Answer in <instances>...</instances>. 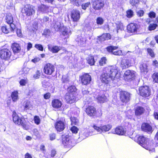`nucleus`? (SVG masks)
<instances>
[{
    "label": "nucleus",
    "mask_w": 158,
    "mask_h": 158,
    "mask_svg": "<svg viewBox=\"0 0 158 158\" xmlns=\"http://www.w3.org/2000/svg\"><path fill=\"white\" fill-rule=\"evenodd\" d=\"M104 71L101 76L100 79L102 82L105 84H109L110 80H114L120 77L118 68L115 66H108L105 68Z\"/></svg>",
    "instance_id": "nucleus-1"
},
{
    "label": "nucleus",
    "mask_w": 158,
    "mask_h": 158,
    "mask_svg": "<svg viewBox=\"0 0 158 158\" xmlns=\"http://www.w3.org/2000/svg\"><path fill=\"white\" fill-rule=\"evenodd\" d=\"M77 90L76 86L73 85H69L67 87V93L65 95V99L68 103H73L78 100Z\"/></svg>",
    "instance_id": "nucleus-2"
},
{
    "label": "nucleus",
    "mask_w": 158,
    "mask_h": 158,
    "mask_svg": "<svg viewBox=\"0 0 158 158\" xmlns=\"http://www.w3.org/2000/svg\"><path fill=\"white\" fill-rule=\"evenodd\" d=\"M12 119L15 125L22 126L23 129L25 130L29 129L30 126L28 124L29 122L27 118H25L23 116H19L15 110L13 111L12 112Z\"/></svg>",
    "instance_id": "nucleus-3"
},
{
    "label": "nucleus",
    "mask_w": 158,
    "mask_h": 158,
    "mask_svg": "<svg viewBox=\"0 0 158 158\" xmlns=\"http://www.w3.org/2000/svg\"><path fill=\"white\" fill-rule=\"evenodd\" d=\"M136 141L139 144L147 150L151 151L155 150L154 141L143 135H138Z\"/></svg>",
    "instance_id": "nucleus-4"
},
{
    "label": "nucleus",
    "mask_w": 158,
    "mask_h": 158,
    "mask_svg": "<svg viewBox=\"0 0 158 158\" xmlns=\"http://www.w3.org/2000/svg\"><path fill=\"white\" fill-rule=\"evenodd\" d=\"M62 144L65 148L70 149L76 144V141L70 135L63 134L61 136Z\"/></svg>",
    "instance_id": "nucleus-5"
},
{
    "label": "nucleus",
    "mask_w": 158,
    "mask_h": 158,
    "mask_svg": "<svg viewBox=\"0 0 158 158\" xmlns=\"http://www.w3.org/2000/svg\"><path fill=\"white\" fill-rule=\"evenodd\" d=\"M85 112L88 116L94 118H100L102 114L101 110L98 111L95 106L91 105L86 106Z\"/></svg>",
    "instance_id": "nucleus-6"
},
{
    "label": "nucleus",
    "mask_w": 158,
    "mask_h": 158,
    "mask_svg": "<svg viewBox=\"0 0 158 158\" xmlns=\"http://www.w3.org/2000/svg\"><path fill=\"white\" fill-rule=\"evenodd\" d=\"M54 127L57 132L63 131L66 127V121L65 119H62L56 121L54 124Z\"/></svg>",
    "instance_id": "nucleus-7"
},
{
    "label": "nucleus",
    "mask_w": 158,
    "mask_h": 158,
    "mask_svg": "<svg viewBox=\"0 0 158 158\" xmlns=\"http://www.w3.org/2000/svg\"><path fill=\"white\" fill-rule=\"evenodd\" d=\"M43 71L44 73L46 75H52L55 71V66L51 63H47L43 66Z\"/></svg>",
    "instance_id": "nucleus-8"
},
{
    "label": "nucleus",
    "mask_w": 158,
    "mask_h": 158,
    "mask_svg": "<svg viewBox=\"0 0 158 158\" xmlns=\"http://www.w3.org/2000/svg\"><path fill=\"white\" fill-rule=\"evenodd\" d=\"M139 90V95L143 98H147L151 94V89L147 85L140 87Z\"/></svg>",
    "instance_id": "nucleus-9"
},
{
    "label": "nucleus",
    "mask_w": 158,
    "mask_h": 158,
    "mask_svg": "<svg viewBox=\"0 0 158 158\" xmlns=\"http://www.w3.org/2000/svg\"><path fill=\"white\" fill-rule=\"evenodd\" d=\"M131 94L129 92L122 90L119 92V98L120 100L123 103H127L130 100Z\"/></svg>",
    "instance_id": "nucleus-10"
},
{
    "label": "nucleus",
    "mask_w": 158,
    "mask_h": 158,
    "mask_svg": "<svg viewBox=\"0 0 158 158\" xmlns=\"http://www.w3.org/2000/svg\"><path fill=\"white\" fill-rule=\"evenodd\" d=\"M123 77L125 81H131L135 78V72L132 70L127 69L125 72Z\"/></svg>",
    "instance_id": "nucleus-11"
},
{
    "label": "nucleus",
    "mask_w": 158,
    "mask_h": 158,
    "mask_svg": "<svg viewBox=\"0 0 158 158\" xmlns=\"http://www.w3.org/2000/svg\"><path fill=\"white\" fill-rule=\"evenodd\" d=\"M82 85H88L91 81V76L88 73H84L79 77Z\"/></svg>",
    "instance_id": "nucleus-12"
},
{
    "label": "nucleus",
    "mask_w": 158,
    "mask_h": 158,
    "mask_svg": "<svg viewBox=\"0 0 158 158\" xmlns=\"http://www.w3.org/2000/svg\"><path fill=\"white\" fill-rule=\"evenodd\" d=\"M11 55V52L10 50H0V58L2 60H9Z\"/></svg>",
    "instance_id": "nucleus-13"
},
{
    "label": "nucleus",
    "mask_w": 158,
    "mask_h": 158,
    "mask_svg": "<svg viewBox=\"0 0 158 158\" xmlns=\"http://www.w3.org/2000/svg\"><path fill=\"white\" fill-rule=\"evenodd\" d=\"M23 13L26 14L27 16H29L35 13V10L33 7L30 5H26L23 10Z\"/></svg>",
    "instance_id": "nucleus-14"
},
{
    "label": "nucleus",
    "mask_w": 158,
    "mask_h": 158,
    "mask_svg": "<svg viewBox=\"0 0 158 158\" xmlns=\"http://www.w3.org/2000/svg\"><path fill=\"white\" fill-rule=\"evenodd\" d=\"M126 132V129L123 126H118L114 129L113 133L119 135H125Z\"/></svg>",
    "instance_id": "nucleus-15"
},
{
    "label": "nucleus",
    "mask_w": 158,
    "mask_h": 158,
    "mask_svg": "<svg viewBox=\"0 0 158 158\" xmlns=\"http://www.w3.org/2000/svg\"><path fill=\"white\" fill-rule=\"evenodd\" d=\"M71 17L74 22H77L80 18V13L77 10H73L71 12Z\"/></svg>",
    "instance_id": "nucleus-16"
},
{
    "label": "nucleus",
    "mask_w": 158,
    "mask_h": 158,
    "mask_svg": "<svg viewBox=\"0 0 158 158\" xmlns=\"http://www.w3.org/2000/svg\"><path fill=\"white\" fill-rule=\"evenodd\" d=\"M141 128L142 131L148 133H152L153 131L152 127L149 123H142Z\"/></svg>",
    "instance_id": "nucleus-17"
},
{
    "label": "nucleus",
    "mask_w": 158,
    "mask_h": 158,
    "mask_svg": "<svg viewBox=\"0 0 158 158\" xmlns=\"http://www.w3.org/2000/svg\"><path fill=\"white\" fill-rule=\"evenodd\" d=\"M139 26L137 24L131 23L127 25V29L129 32L134 33L136 32Z\"/></svg>",
    "instance_id": "nucleus-18"
},
{
    "label": "nucleus",
    "mask_w": 158,
    "mask_h": 158,
    "mask_svg": "<svg viewBox=\"0 0 158 158\" xmlns=\"http://www.w3.org/2000/svg\"><path fill=\"white\" fill-rule=\"evenodd\" d=\"M51 104L53 108L58 109L61 107L62 105V103L59 99L54 98L52 100Z\"/></svg>",
    "instance_id": "nucleus-19"
},
{
    "label": "nucleus",
    "mask_w": 158,
    "mask_h": 158,
    "mask_svg": "<svg viewBox=\"0 0 158 158\" xmlns=\"http://www.w3.org/2000/svg\"><path fill=\"white\" fill-rule=\"evenodd\" d=\"M104 5L103 2L98 0L94 1L93 2L92 4L93 8L95 10L101 9L103 6Z\"/></svg>",
    "instance_id": "nucleus-20"
},
{
    "label": "nucleus",
    "mask_w": 158,
    "mask_h": 158,
    "mask_svg": "<svg viewBox=\"0 0 158 158\" xmlns=\"http://www.w3.org/2000/svg\"><path fill=\"white\" fill-rule=\"evenodd\" d=\"M135 115L139 116L143 114L145 111L144 108L141 106H137L134 109Z\"/></svg>",
    "instance_id": "nucleus-21"
},
{
    "label": "nucleus",
    "mask_w": 158,
    "mask_h": 158,
    "mask_svg": "<svg viewBox=\"0 0 158 158\" xmlns=\"http://www.w3.org/2000/svg\"><path fill=\"white\" fill-rule=\"evenodd\" d=\"M98 103L102 104L107 102L108 101L106 97L104 94L98 95L96 98Z\"/></svg>",
    "instance_id": "nucleus-22"
},
{
    "label": "nucleus",
    "mask_w": 158,
    "mask_h": 158,
    "mask_svg": "<svg viewBox=\"0 0 158 158\" xmlns=\"http://www.w3.org/2000/svg\"><path fill=\"white\" fill-rule=\"evenodd\" d=\"M108 52L110 53L111 54H114L115 55L122 56L125 55L127 52H124V50H107ZM130 52L128 51L127 52Z\"/></svg>",
    "instance_id": "nucleus-23"
},
{
    "label": "nucleus",
    "mask_w": 158,
    "mask_h": 158,
    "mask_svg": "<svg viewBox=\"0 0 158 158\" xmlns=\"http://www.w3.org/2000/svg\"><path fill=\"white\" fill-rule=\"evenodd\" d=\"M110 34H104L101 36L98 37V39L97 42L100 41L101 42L105 40H107L110 39Z\"/></svg>",
    "instance_id": "nucleus-24"
},
{
    "label": "nucleus",
    "mask_w": 158,
    "mask_h": 158,
    "mask_svg": "<svg viewBox=\"0 0 158 158\" xmlns=\"http://www.w3.org/2000/svg\"><path fill=\"white\" fill-rule=\"evenodd\" d=\"M19 93L17 90H14L11 93L10 97L13 102H16L19 99Z\"/></svg>",
    "instance_id": "nucleus-25"
},
{
    "label": "nucleus",
    "mask_w": 158,
    "mask_h": 158,
    "mask_svg": "<svg viewBox=\"0 0 158 158\" xmlns=\"http://www.w3.org/2000/svg\"><path fill=\"white\" fill-rule=\"evenodd\" d=\"M62 34L64 36H66L67 37L71 34V31L70 29L65 27H63L61 29Z\"/></svg>",
    "instance_id": "nucleus-26"
},
{
    "label": "nucleus",
    "mask_w": 158,
    "mask_h": 158,
    "mask_svg": "<svg viewBox=\"0 0 158 158\" xmlns=\"http://www.w3.org/2000/svg\"><path fill=\"white\" fill-rule=\"evenodd\" d=\"M148 66L146 63H142L140 64L139 68L141 73H147L148 71Z\"/></svg>",
    "instance_id": "nucleus-27"
},
{
    "label": "nucleus",
    "mask_w": 158,
    "mask_h": 158,
    "mask_svg": "<svg viewBox=\"0 0 158 158\" xmlns=\"http://www.w3.org/2000/svg\"><path fill=\"white\" fill-rule=\"evenodd\" d=\"M76 40L78 42V44L81 46H83V45L85 44L86 43L85 39L81 35L78 36L76 38Z\"/></svg>",
    "instance_id": "nucleus-28"
},
{
    "label": "nucleus",
    "mask_w": 158,
    "mask_h": 158,
    "mask_svg": "<svg viewBox=\"0 0 158 158\" xmlns=\"http://www.w3.org/2000/svg\"><path fill=\"white\" fill-rule=\"evenodd\" d=\"M87 63L91 66L94 65L95 62L94 56H93L89 55L86 59Z\"/></svg>",
    "instance_id": "nucleus-29"
},
{
    "label": "nucleus",
    "mask_w": 158,
    "mask_h": 158,
    "mask_svg": "<svg viewBox=\"0 0 158 158\" xmlns=\"http://www.w3.org/2000/svg\"><path fill=\"white\" fill-rule=\"evenodd\" d=\"M112 127V125L110 124L101 126V131L104 132L108 131L111 129Z\"/></svg>",
    "instance_id": "nucleus-30"
},
{
    "label": "nucleus",
    "mask_w": 158,
    "mask_h": 158,
    "mask_svg": "<svg viewBox=\"0 0 158 158\" xmlns=\"http://www.w3.org/2000/svg\"><path fill=\"white\" fill-rule=\"evenodd\" d=\"M53 27L56 31H58L61 29V25L60 23L58 21H54Z\"/></svg>",
    "instance_id": "nucleus-31"
},
{
    "label": "nucleus",
    "mask_w": 158,
    "mask_h": 158,
    "mask_svg": "<svg viewBox=\"0 0 158 158\" xmlns=\"http://www.w3.org/2000/svg\"><path fill=\"white\" fill-rule=\"evenodd\" d=\"M121 64L123 65V67L125 69L127 68L130 66L129 60L128 59H123L121 61Z\"/></svg>",
    "instance_id": "nucleus-32"
},
{
    "label": "nucleus",
    "mask_w": 158,
    "mask_h": 158,
    "mask_svg": "<svg viewBox=\"0 0 158 158\" xmlns=\"http://www.w3.org/2000/svg\"><path fill=\"white\" fill-rule=\"evenodd\" d=\"M94 25V23L93 22H89L85 25V29L88 31H92L93 29V27Z\"/></svg>",
    "instance_id": "nucleus-33"
},
{
    "label": "nucleus",
    "mask_w": 158,
    "mask_h": 158,
    "mask_svg": "<svg viewBox=\"0 0 158 158\" xmlns=\"http://www.w3.org/2000/svg\"><path fill=\"white\" fill-rule=\"evenodd\" d=\"M6 22L8 24L11 23L13 22V18L11 15L10 13L7 14L6 16Z\"/></svg>",
    "instance_id": "nucleus-34"
},
{
    "label": "nucleus",
    "mask_w": 158,
    "mask_h": 158,
    "mask_svg": "<svg viewBox=\"0 0 158 158\" xmlns=\"http://www.w3.org/2000/svg\"><path fill=\"white\" fill-rule=\"evenodd\" d=\"M152 81L155 83H158V73L155 72L152 76Z\"/></svg>",
    "instance_id": "nucleus-35"
},
{
    "label": "nucleus",
    "mask_w": 158,
    "mask_h": 158,
    "mask_svg": "<svg viewBox=\"0 0 158 158\" xmlns=\"http://www.w3.org/2000/svg\"><path fill=\"white\" fill-rule=\"evenodd\" d=\"M48 9V7L44 5H40L38 7V10L43 12H46Z\"/></svg>",
    "instance_id": "nucleus-36"
},
{
    "label": "nucleus",
    "mask_w": 158,
    "mask_h": 158,
    "mask_svg": "<svg viewBox=\"0 0 158 158\" xmlns=\"http://www.w3.org/2000/svg\"><path fill=\"white\" fill-rule=\"evenodd\" d=\"M89 135V133L85 131L81 132L79 134L80 137L83 139H85L88 137Z\"/></svg>",
    "instance_id": "nucleus-37"
},
{
    "label": "nucleus",
    "mask_w": 158,
    "mask_h": 158,
    "mask_svg": "<svg viewBox=\"0 0 158 158\" xmlns=\"http://www.w3.org/2000/svg\"><path fill=\"white\" fill-rule=\"evenodd\" d=\"M84 0H71V2L74 5L77 6H79L81 4L82 2Z\"/></svg>",
    "instance_id": "nucleus-38"
},
{
    "label": "nucleus",
    "mask_w": 158,
    "mask_h": 158,
    "mask_svg": "<svg viewBox=\"0 0 158 158\" xmlns=\"http://www.w3.org/2000/svg\"><path fill=\"white\" fill-rule=\"evenodd\" d=\"M41 71L40 70H37L33 76V78L35 79L39 78L41 76Z\"/></svg>",
    "instance_id": "nucleus-39"
},
{
    "label": "nucleus",
    "mask_w": 158,
    "mask_h": 158,
    "mask_svg": "<svg viewBox=\"0 0 158 158\" xmlns=\"http://www.w3.org/2000/svg\"><path fill=\"white\" fill-rule=\"evenodd\" d=\"M49 18L47 17H44L43 19H39V22L42 25L43 23L48 21Z\"/></svg>",
    "instance_id": "nucleus-40"
},
{
    "label": "nucleus",
    "mask_w": 158,
    "mask_h": 158,
    "mask_svg": "<svg viewBox=\"0 0 158 158\" xmlns=\"http://www.w3.org/2000/svg\"><path fill=\"white\" fill-rule=\"evenodd\" d=\"M34 123L36 125H39L40 123V119L39 116L35 115L34 117Z\"/></svg>",
    "instance_id": "nucleus-41"
},
{
    "label": "nucleus",
    "mask_w": 158,
    "mask_h": 158,
    "mask_svg": "<svg viewBox=\"0 0 158 158\" xmlns=\"http://www.w3.org/2000/svg\"><path fill=\"white\" fill-rule=\"evenodd\" d=\"M96 23L99 25H102L103 23L104 20L101 17H98L96 19Z\"/></svg>",
    "instance_id": "nucleus-42"
},
{
    "label": "nucleus",
    "mask_w": 158,
    "mask_h": 158,
    "mask_svg": "<svg viewBox=\"0 0 158 158\" xmlns=\"http://www.w3.org/2000/svg\"><path fill=\"white\" fill-rule=\"evenodd\" d=\"M11 48L12 49H21L19 44L16 43H14L12 44Z\"/></svg>",
    "instance_id": "nucleus-43"
},
{
    "label": "nucleus",
    "mask_w": 158,
    "mask_h": 158,
    "mask_svg": "<svg viewBox=\"0 0 158 158\" xmlns=\"http://www.w3.org/2000/svg\"><path fill=\"white\" fill-rule=\"evenodd\" d=\"M106 57H103L99 61V64L100 66H103L106 63Z\"/></svg>",
    "instance_id": "nucleus-44"
},
{
    "label": "nucleus",
    "mask_w": 158,
    "mask_h": 158,
    "mask_svg": "<svg viewBox=\"0 0 158 158\" xmlns=\"http://www.w3.org/2000/svg\"><path fill=\"white\" fill-rule=\"evenodd\" d=\"M116 29L117 32H118V31L119 30H123L124 28L123 24L121 23H120L118 24H117Z\"/></svg>",
    "instance_id": "nucleus-45"
},
{
    "label": "nucleus",
    "mask_w": 158,
    "mask_h": 158,
    "mask_svg": "<svg viewBox=\"0 0 158 158\" xmlns=\"http://www.w3.org/2000/svg\"><path fill=\"white\" fill-rule=\"evenodd\" d=\"M70 130L72 133L74 134H77L79 130L78 128L75 126L71 127Z\"/></svg>",
    "instance_id": "nucleus-46"
},
{
    "label": "nucleus",
    "mask_w": 158,
    "mask_h": 158,
    "mask_svg": "<svg viewBox=\"0 0 158 158\" xmlns=\"http://www.w3.org/2000/svg\"><path fill=\"white\" fill-rule=\"evenodd\" d=\"M25 104L24 106V110H28L30 108V102L28 100H27L25 102Z\"/></svg>",
    "instance_id": "nucleus-47"
},
{
    "label": "nucleus",
    "mask_w": 158,
    "mask_h": 158,
    "mask_svg": "<svg viewBox=\"0 0 158 158\" xmlns=\"http://www.w3.org/2000/svg\"><path fill=\"white\" fill-rule=\"evenodd\" d=\"M90 4L89 2H88L86 3H84L81 5L82 8L84 10H85L87 7L89 6Z\"/></svg>",
    "instance_id": "nucleus-48"
},
{
    "label": "nucleus",
    "mask_w": 158,
    "mask_h": 158,
    "mask_svg": "<svg viewBox=\"0 0 158 158\" xmlns=\"http://www.w3.org/2000/svg\"><path fill=\"white\" fill-rule=\"evenodd\" d=\"M133 16V12L132 10H129L127 11V16L128 18H130Z\"/></svg>",
    "instance_id": "nucleus-49"
},
{
    "label": "nucleus",
    "mask_w": 158,
    "mask_h": 158,
    "mask_svg": "<svg viewBox=\"0 0 158 158\" xmlns=\"http://www.w3.org/2000/svg\"><path fill=\"white\" fill-rule=\"evenodd\" d=\"M71 124L74 125H77L78 122V120L75 117L72 118H71Z\"/></svg>",
    "instance_id": "nucleus-50"
},
{
    "label": "nucleus",
    "mask_w": 158,
    "mask_h": 158,
    "mask_svg": "<svg viewBox=\"0 0 158 158\" xmlns=\"http://www.w3.org/2000/svg\"><path fill=\"white\" fill-rule=\"evenodd\" d=\"M48 49H60L59 47L57 46H53L52 44H48Z\"/></svg>",
    "instance_id": "nucleus-51"
},
{
    "label": "nucleus",
    "mask_w": 158,
    "mask_h": 158,
    "mask_svg": "<svg viewBox=\"0 0 158 158\" xmlns=\"http://www.w3.org/2000/svg\"><path fill=\"white\" fill-rule=\"evenodd\" d=\"M50 30L49 29H47L44 30L43 34L47 37L50 35Z\"/></svg>",
    "instance_id": "nucleus-52"
},
{
    "label": "nucleus",
    "mask_w": 158,
    "mask_h": 158,
    "mask_svg": "<svg viewBox=\"0 0 158 158\" xmlns=\"http://www.w3.org/2000/svg\"><path fill=\"white\" fill-rule=\"evenodd\" d=\"M157 25L156 24H151L149 27V30L150 31L154 30L155 29Z\"/></svg>",
    "instance_id": "nucleus-53"
},
{
    "label": "nucleus",
    "mask_w": 158,
    "mask_h": 158,
    "mask_svg": "<svg viewBox=\"0 0 158 158\" xmlns=\"http://www.w3.org/2000/svg\"><path fill=\"white\" fill-rule=\"evenodd\" d=\"M56 134L55 133H52L49 135L50 139L51 140H53L55 139L56 138Z\"/></svg>",
    "instance_id": "nucleus-54"
},
{
    "label": "nucleus",
    "mask_w": 158,
    "mask_h": 158,
    "mask_svg": "<svg viewBox=\"0 0 158 158\" xmlns=\"http://www.w3.org/2000/svg\"><path fill=\"white\" fill-rule=\"evenodd\" d=\"M2 30L3 32L7 34L9 32V31L6 26H3L2 27Z\"/></svg>",
    "instance_id": "nucleus-55"
},
{
    "label": "nucleus",
    "mask_w": 158,
    "mask_h": 158,
    "mask_svg": "<svg viewBox=\"0 0 158 158\" xmlns=\"http://www.w3.org/2000/svg\"><path fill=\"white\" fill-rule=\"evenodd\" d=\"M51 97V94L49 92L46 93L44 95V98L45 99H49Z\"/></svg>",
    "instance_id": "nucleus-56"
},
{
    "label": "nucleus",
    "mask_w": 158,
    "mask_h": 158,
    "mask_svg": "<svg viewBox=\"0 0 158 158\" xmlns=\"http://www.w3.org/2000/svg\"><path fill=\"white\" fill-rule=\"evenodd\" d=\"M19 83L20 85L24 86L27 83L26 80L24 79H22L20 81Z\"/></svg>",
    "instance_id": "nucleus-57"
},
{
    "label": "nucleus",
    "mask_w": 158,
    "mask_h": 158,
    "mask_svg": "<svg viewBox=\"0 0 158 158\" xmlns=\"http://www.w3.org/2000/svg\"><path fill=\"white\" fill-rule=\"evenodd\" d=\"M137 15L139 17H141L143 15L144 12V11L142 10H140L137 11Z\"/></svg>",
    "instance_id": "nucleus-58"
},
{
    "label": "nucleus",
    "mask_w": 158,
    "mask_h": 158,
    "mask_svg": "<svg viewBox=\"0 0 158 158\" xmlns=\"http://www.w3.org/2000/svg\"><path fill=\"white\" fill-rule=\"evenodd\" d=\"M56 152L55 149H53L51 150L50 153V155L51 157H53L56 155Z\"/></svg>",
    "instance_id": "nucleus-59"
},
{
    "label": "nucleus",
    "mask_w": 158,
    "mask_h": 158,
    "mask_svg": "<svg viewBox=\"0 0 158 158\" xmlns=\"http://www.w3.org/2000/svg\"><path fill=\"white\" fill-rule=\"evenodd\" d=\"M93 127L98 132H99L101 131V126L99 127L97 126L96 125H94L93 126Z\"/></svg>",
    "instance_id": "nucleus-60"
},
{
    "label": "nucleus",
    "mask_w": 158,
    "mask_h": 158,
    "mask_svg": "<svg viewBox=\"0 0 158 158\" xmlns=\"http://www.w3.org/2000/svg\"><path fill=\"white\" fill-rule=\"evenodd\" d=\"M130 3L132 5H135L137 4L139 2V0H130Z\"/></svg>",
    "instance_id": "nucleus-61"
},
{
    "label": "nucleus",
    "mask_w": 158,
    "mask_h": 158,
    "mask_svg": "<svg viewBox=\"0 0 158 158\" xmlns=\"http://www.w3.org/2000/svg\"><path fill=\"white\" fill-rule=\"evenodd\" d=\"M40 59L39 57H35L31 60V61L34 63H36L39 62Z\"/></svg>",
    "instance_id": "nucleus-62"
},
{
    "label": "nucleus",
    "mask_w": 158,
    "mask_h": 158,
    "mask_svg": "<svg viewBox=\"0 0 158 158\" xmlns=\"http://www.w3.org/2000/svg\"><path fill=\"white\" fill-rule=\"evenodd\" d=\"M152 65L155 67H158V61L156 60L153 61Z\"/></svg>",
    "instance_id": "nucleus-63"
},
{
    "label": "nucleus",
    "mask_w": 158,
    "mask_h": 158,
    "mask_svg": "<svg viewBox=\"0 0 158 158\" xmlns=\"http://www.w3.org/2000/svg\"><path fill=\"white\" fill-rule=\"evenodd\" d=\"M153 115L154 118L158 120V111H154Z\"/></svg>",
    "instance_id": "nucleus-64"
}]
</instances>
